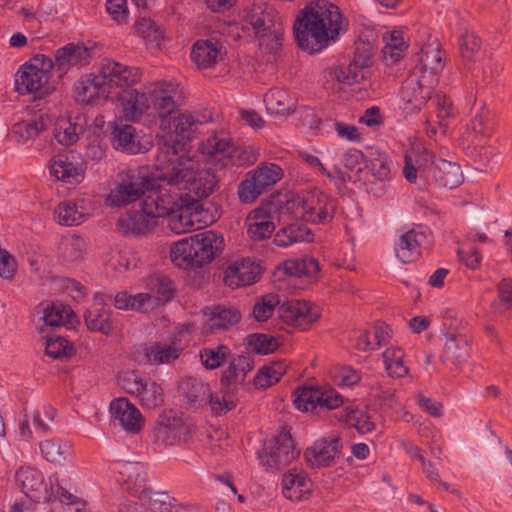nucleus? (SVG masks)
<instances>
[{
    "label": "nucleus",
    "instance_id": "f257e3e1",
    "mask_svg": "<svg viewBox=\"0 0 512 512\" xmlns=\"http://www.w3.org/2000/svg\"><path fill=\"white\" fill-rule=\"evenodd\" d=\"M201 122L189 112L171 114L160 122L163 143H159L154 168L159 178L183 185L198 197H208L216 186L210 168H200L199 160L184 153L186 142L192 139Z\"/></svg>",
    "mask_w": 512,
    "mask_h": 512
},
{
    "label": "nucleus",
    "instance_id": "f03ea898",
    "mask_svg": "<svg viewBox=\"0 0 512 512\" xmlns=\"http://www.w3.org/2000/svg\"><path fill=\"white\" fill-rule=\"evenodd\" d=\"M348 20L331 2L316 1L307 5L294 23L299 47L317 53L334 43L348 29Z\"/></svg>",
    "mask_w": 512,
    "mask_h": 512
},
{
    "label": "nucleus",
    "instance_id": "7ed1b4c3",
    "mask_svg": "<svg viewBox=\"0 0 512 512\" xmlns=\"http://www.w3.org/2000/svg\"><path fill=\"white\" fill-rule=\"evenodd\" d=\"M223 249V236L208 230L174 243L170 257L179 267H201L218 257Z\"/></svg>",
    "mask_w": 512,
    "mask_h": 512
},
{
    "label": "nucleus",
    "instance_id": "20e7f679",
    "mask_svg": "<svg viewBox=\"0 0 512 512\" xmlns=\"http://www.w3.org/2000/svg\"><path fill=\"white\" fill-rule=\"evenodd\" d=\"M245 22L251 28L259 45L269 52L277 51L284 35V23L279 13L267 4L253 5L246 14Z\"/></svg>",
    "mask_w": 512,
    "mask_h": 512
},
{
    "label": "nucleus",
    "instance_id": "39448f33",
    "mask_svg": "<svg viewBox=\"0 0 512 512\" xmlns=\"http://www.w3.org/2000/svg\"><path fill=\"white\" fill-rule=\"evenodd\" d=\"M203 156L221 168L229 166L242 167L256 162L257 155L249 148L235 146L231 138L223 131L209 136L199 147Z\"/></svg>",
    "mask_w": 512,
    "mask_h": 512
},
{
    "label": "nucleus",
    "instance_id": "423d86ee",
    "mask_svg": "<svg viewBox=\"0 0 512 512\" xmlns=\"http://www.w3.org/2000/svg\"><path fill=\"white\" fill-rule=\"evenodd\" d=\"M158 174L159 172L155 169L152 186L143 199L145 205L152 209L156 216L164 218L174 214L181 206L182 192L199 198L183 185L169 183L167 180L159 178Z\"/></svg>",
    "mask_w": 512,
    "mask_h": 512
},
{
    "label": "nucleus",
    "instance_id": "0eeeda50",
    "mask_svg": "<svg viewBox=\"0 0 512 512\" xmlns=\"http://www.w3.org/2000/svg\"><path fill=\"white\" fill-rule=\"evenodd\" d=\"M53 66L51 58L37 55L23 64L16 74L15 87L20 94H35L43 97L49 93L48 85L50 69Z\"/></svg>",
    "mask_w": 512,
    "mask_h": 512
},
{
    "label": "nucleus",
    "instance_id": "6e6552de",
    "mask_svg": "<svg viewBox=\"0 0 512 512\" xmlns=\"http://www.w3.org/2000/svg\"><path fill=\"white\" fill-rule=\"evenodd\" d=\"M299 456L294 441L288 431H281L264 442L258 451L260 464L270 472L280 471L290 465Z\"/></svg>",
    "mask_w": 512,
    "mask_h": 512
},
{
    "label": "nucleus",
    "instance_id": "1a4fd4ad",
    "mask_svg": "<svg viewBox=\"0 0 512 512\" xmlns=\"http://www.w3.org/2000/svg\"><path fill=\"white\" fill-rule=\"evenodd\" d=\"M284 176L283 169L274 163L261 164L248 172L238 186V197L242 203H253L267 189Z\"/></svg>",
    "mask_w": 512,
    "mask_h": 512
},
{
    "label": "nucleus",
    "instance_id": "9d476101",
    "mask_svg": "<svg viewBox=\"0 0 512 512\" xmlns=\"http://www.w3.org/2000/svg\"><path fill=\"white\" fill-rule=\"evenodd\" d=\"M118 383L128 394L137 398L143 408L154 409L164 403V391L160 384L146 379L135 370L121 372Z\"/></svg>",
    "mask_w": 512,
    "mask_h": 512
},
{
    "label": "nucleus",
    "instance_id": "9b49d317",
    "mask_svg": "<svg viewBox=\"0 0 512 512\" xmlns=\"http://www.w3.org/2000/svg\"><path fill=\"white\" fill-rule=\"evenodd\" d=\"M435 81L428 82L417 73H411L402 82L399 91L400 108L406 115L418 113L431 99Z\"/></svg>",
    "mask_w": 512,
    "mask_h": 512
},
{
    "label": "nucleus",
    "instance_id": "f8f14e48",
    "mask_svg": "<svg viewBox=\"0 0 512 512\" xmlns=\"http://www.w3.org/2000/svg\"><path fill=\"white\" fill-rule=\"evenodd\" d=\"M280 203L269 200L252 210L246 218L247 234L254 241L269 238L275 230V219L278 218Z\"/></svg>",
    "mask_w": 512,
    "mask_h": 512
},
{
    "label": "nucleus",
    "instance_id": "ddd939ff",
    "mask_svg": "<svg viewBox=\"0 0 512 512\" xmlns=\"http://www.w3.org/2000/svg\"><path fill=\"white\" fill-rule=\"evenodd\" d=\"M371 64L372 50L370 47L363 45L362 51L359 47L356 48L349 65L333 67L329 74L339 83L353 85L369 77Z\"/></svg>",
    "mask_w": 512,
    "mask_h": 512
},
{
    "label": "nucleus",
    "instance_id": "4468645a",
    "mask_svg": "<svg viewBox=\"0 0 512 512\" xmlns=\"http://www.w3.org/2000/svg\"><path fill=\"white\" fill-rule=\"evenodd\" d=\"M106 91L120 89L124 91L140 82L142 73L139 68L128 66L112 59H104L99 68Z\"/></svg>",
    "mask_w": 512,
    "mask_h": 512
},
{
    "label": "nucleus",
    "instance_id": "2eb2a0df",
    "mask_svg": "<svg viewBox=\"0 0 512 512\" xmlns=\"http://www.w3.org/2000/svg\"><path fill=\"white\" fill-rule=\"evenodd\" d=\"M430 233L424 227H415L403 232L396 243L395 251L397 258L402 263L416 261L422 251L430 245Z\"/></svg>",
    "mask_w": 512,
    "mask_h": 512
},
{
    "label": "nucleus",
    "instance_id": "dca6fc26",
    "mask_svg": "<svg viewBox=\"0 0 512 512\" xmlns=\"http://www.w3.org/2000/svg\"><path fill=\"white\" fill-rule=\"evenodd\" d=\"M280 319L291 326L307 330L320 317V309L304 300H291L279 307Z\"/></svg>",
    "mask_w": 512,
    "mask_h": 512
},
{
    "label": "nucleus",
    "instance_id": "f3484780",
    "mask_svg": "<svg viewBox=\"0 0 512 512\" xmlns=\"http://www.w3.org/2000/svg\"><path fill=\"white\" fill-rule=\"evenodd\" d=\"M341 449L340 437L337 434H330L308 447L304 452V458L312 468L329 467L335 463Z\"/></svg>",
    "mask_w": 512,
    "mask_h": 512
},
{
    "label": "nucleus",
    "instance_id": "a211bd4d",
    "mask_svg": "<svg viewBox=\"0 0 512 512\" xmlns=\"http://www.w3.org/2000/svg\"><path fill=\"white\" fill-rule=\"evenodd\" d=\"M114 471L116 481L125 491L139 498L147 496L146 473L142 465L123 462L117 464Z\"/></svg>",
    "mask_w": 512,
    "mask_h": 512
},
{
    "label": "nucleus",
    "instance_id": "6ab92c4d",
    "mask_svg": "<svg viewBox=\"0 0 512 512\" xmlns=\"http://www.w3.org/2000/svg\"><path fill=\"white\" fill-rule=\"evenodd\" d=\"M90 215L91 204L84 197L61 201L54 209L55 221L66 227L81 225Z\"/></svg>",
    "mask_w": 512,
    "mask_h": 512
},
{
    "label": "nucleus",
    "instance_id": "aec40b11",
    "mask_svg": "<svg viewBox=\"0 0 512 512\" xmlns=\"http://www.w3.org/2000/svg\"><path fill=\"white\" fill-rule=\"evenodd\" d=\"M15 481L21 491L33 502L50 499L48 485L41 471L30 466L20 467Z\"/></svg>",
    "mask_w": 512,
    "mask_h": 512
},
{
    "label": "nucleus",
    "instance_id": "412c9836",
    "mask_svg": "<svg viewBox=\"0 0 512 512\" xmlns=\"http://www.w3.org/2000/svg\"><path fill=\"white\" fill-rule=\"evenodd\" d=\"M109 411L115 421L129 434H138L144 426V417L140 410L129 401L120 397L111 401Z\"/></svg>",
    "mask_w": 512,
    "mask_h": 512
},
{
    "label": "nucleus",
    "instance_id": "4be33fe9",
    "mask_svg": "<svg viewBox=\"0 0 512 512\" xmlns=\"http://www.w3.org/2000/svg\"><path fill=\"white\" fill-rule=\"evenodd\" d=\"M424 177L440 187L453 189L462 183L460 166L444 159H432L423 169Z\"/></svg>",
    "mask_w": 512,
    "mask_h": 512
},
{
    "label": "nucleus",
    "instance_id": "5701e85b",
    "mask_svg": "<svg viewBox=\"0 0 512 512\" xmlns=\"http://www.w3.org/2000/svg\"><path fill=\"white\" fill-rule=\"evenodd\" d=\"M92 50L83 43H69L55 53L53 66L60 73H67L72 68H81L90 63Z\"/></svg>",
    "mask_w": 512,
    "mask_h": 512
},
{
    "label": "nucleus",
    "instance_id": "b1692460",
    "mask_svg": "<svg viewBox=\"0 0 512 512\" xmlns=\"http://www.w3.org/2000/svg\"><path fill=\"white\" fill-rule=\"evenodd\" d=\"M100 72L85 74L73 85V97L80 104H94L100 99H107L109 91L103 82Z\"/></svg>",
    "mask_w": 512,
    "mask_h": 512
},
{
    "label": "nucleus",
    "instance_id": "393cba45",
    "mask_svg": "<svg viewBox=\"0 0 512 512\" xmlns=\"http://www.w3.org/2000/svg\"><path fill=\"white\" fill-rule=\"evenodd\" d=\"M185 431L186 426L182 419L174 412L163 413L154 427V443L163 446L175 445L181 440Z\"/></svg>",
    "mask_w": 512,
    "mask_h": 512
},
{
    "label": "nucleus",
    "instance_id": "a878e982",
    "mask_svg": "<svg viewBox=\"0 0 512 512\" xmlns=\"http://www.w3.org/2000/svg\"><path fill=\"white\" fill-rule=\"evenodd\" d=\"M117 100L120 102L123 114L128 120L137 121L144 114H149V86L144 87L141 91L132 88L119 91Z\"/></svg>",
    "mask_w": 512,
    "mask_h": 512
},
{
    "label": "nucleus",
    "instance_id": "bb28decb",
    "mask_svg": "<svg viewBox=\"0 0 512 512\" xmlns=\"http://www.w3.org/2000/svg\"><path fill=\"white\" fill-rule=\"evenodd\" d=\"M260 273L259 264L250 259H241L228 266L225 271L224 282L231 288L248 286L257 281Z\"/></svg>",
    "mask_w": 512,
    "mask_h": 512
},
{
    "label": "nucleus",
    "instance_id": "cd10ccee",
    "mask_svg": "<svg viewBox=\"0 0 512 512\" xmlns=\"http://www.w3.org/2000/svg\"><path fill=\"white\" fill-rule=\"evenodd\" d=\"M204 210L199 206L183 207V201L174 214L168 216V227L175 234H184L202 228L207 221L201 219Z\"/></svg>",
    "mask_w": 512,
    "mask_h": 512
},
{
    "label": "nucleus",
    "instance_id": "c85d7f7f",
    "mask_svg": "<svg viewBox=\"0 0 512 512\" xmlns=\"http://www.w3.org/2000/svg\"><path fill=\"white\" fill-rule=\"evenodd\" d=\"M149 96V115L158 117L160 122L177 112L178 107L167 84L153 83L149 85Z\"/></svg>",
    "mask_w": 512,
    "mask_h": 512
},
{
    "label": "nucleus",
    "instance_id": "c756f323",
    "mask_svg": "<svg viewBox=\"0 0 512 512\" xmlns=\"http://www.w3.org/2000/svg\"><path fill=\"white\" fill-rule=\"evenodd\" d=\"M445 66L444 54L438 45H428L421 49L419 65L412 73H417L422 78L438 84V76Z\"/></svg>",
    "mask_w": 512,
    "mask_h": 512
},
{
    "label": "nucleus",
    "instance_id": "7c9ffc66",
    "mask_svg": "<svg viewBox=\"0 0 512 512\" xmlns=\"http://www.w3.org/2000/svg\"><path fill=\"white\" fill-rule=\"evenodd\" d=\"M226 51L216 39L198 40L192 47L191 59L200 69H208L223 60Z\"/></svg>",
    "mask_w": 512,
    "mask_h": 512
},
{
    "label": "nucleus",
    "instance_id": "2f4dec72",
    "mask_svg": "<svg viewBox=\"0 0 512 512\" xmlns=\"http://www.w3.org/2000/svg\"><path fill=\"white\" fill-rule=\"evenodd\" d=\"M110 141L114 149L128 154L141 152V146L136 141V129L123 121L109 122Z\"/></svg>",
    "mask_w": 512,
    "mask_h": 512
},
{
    "label": "nucleus",
    "instance_id": "473e14b6",
    "mask_svg": "<svg viewBox=\"0 0 512 512\" xmlns=\"http://www.w3.org/2000/svg\"><path fill=\"white\" fill-rule=\"evenodd\" d=\"M160 217L156 216V213L152 209H149L145 205L144 200L141 202V209L129 213L126 217H122L118 220V225L126 228V231H130L133 234L141 235L153 230Z\"/></svg>",
    "mask_w": 512,
    "mask_h": 512
},
{
    "label": "nucleus",
    "instance_id": "72a5a7b5",
    "mask_svg": "<svg viewBox=\"0 0 512 512\" xmlns=\"http://www.w3.org/2000/svg\"><path fill=\"white\" fill-rule=\"evenodd\" d=\"M87 254L86 240L73 233L61 236L57 245L59 259L67 265H75L82 262Z\"/></svg>",
    "mask_w": 512,
    "mask_h": 512
},
{
    "label": "nucleus",
    "instance_id": "f704fd0d",
    "mask_svg": "<svg viewBox=\"0 0 512 512\" xmlns=\"http://www.w3.org/2000/svg\"><path fill=\"white\" fill-rule=\"evenodd\" d=\"M49 169L51 175L67 184L80 183L84 179L83 164L67 155H57L51 159Z\"/></svg>",
    "mask_w": 512,
    "mask_h": 512
},
{
    "label": "nucleus",
    "instance_id": "c9c22d12",
    "mask_svg": "<svg viewBox=\"0 0 512 512\" xmlns=\"http://www.w3.org/2000/svg\"><path fill=\"white\" fill-rule=\"evenodd\" d=\"M470 356L469 342L465 335L447 334L441 355L443 363L459 366L465 363Z\"/></svg>",
    "mask_w": 512,
    "mask_h": 512
},
{
    "label": "nucleus",
    "instance_id": "e433bc0d",
    "mask_svg": "<svg viewBox=\"0 0 512 512\" xmlns=\"http://www.w3.org/2000/svg\"><path fill=\"white\" fill-rule=\"evenodd\" d=\"M336 201L327 194L318 193L308 197L307 222L327 223L332 220Z\"/></svg>",
    "mask_w": 512,
    "mask_h": 512
},
{
    "label": "nucleus",
    "instance_id": "4c0bfd02",
    "mask_svg": "<svg viewBox=\"0 0 512 512\" xmlns=\"http://www.w3.org/2000/svg\"><path fill=\"white\" fill-rule=\"evenodd\" d=\"M114 306L119 310H132L139 313H147L157 309V302L148 292L135 295L126 291L118 292L114 296Z\"/></svg>",
    "mask_w": 512,
    "mask_h": 512
},
{
    "label": "nucleus",
    "instance_id": "58836bf2",
    "mask_svg": "<svg viewBox=\"0 0 512 512\" xmlns=\"http://www.w3.org/2000/svg\"><path fill=\"white\" fill-rule=\"evenodd\" d=\"M204 330L209 333L227 330L237 324L241 318L240 312L232 307L216 306L210 309Z\"/></svg>",
    "mask_w": 512,
    "mask_h": 512
},
{
    "label": "nucleus",
    "instance_id": "ea45409f",
    "mask_svg": "<svg viewBox=\"0 0 512 512\" xmlns=\"http://www.w3.org/2000/svg\"><path fill=\"white\" fill-rule=\"evenodd\" d=\"M311 490L310 480L302 472L291 471L283 475L282 492L291 501L306 499Z\"/></svg>",
    "mask_w": 512,
    "mask_h": 512
},
{
    "label": "nucleus",
    "instance_id": "a19ab883",
    "mask_svg": "<svg viewBox=\"0 0 512 512\" xmlns=\"http://www.w3.org/2000/svg\"><path fill=\"white\" fill-rule=\"evenodd\" d=\"M266 110L275 115H287L295 111L297 100L287 90L270 89L264 96Z\"/></svg>",
    "mask_w": 512,
    "mask_h": 512
},
{
    "label": "nucleus",
    "instance_id": "79ce46f5",
    "mask_svg": "<svg viewBox=\"0 0 512 512\" xmlns=\"http://www.w3.org/2000/svg\"><path fill=\"white\" fill-rule=\"evenodd\" d=\"M395 388L387 381H373L369 388V397L372 405L383 411L388 412L397 406Z\"/></svg>",
    "mask_w": 512,
    "mask_h": 512
},
{
    "label": "nucleus",
    "instance_id": "37998d69",
    "mask_svg": "<svg viewBox=\"0 0 512 512\" xmlns=\"http://www.w3.org/2000/svg\"><path fill=\"white\" fill-rule=\"evenodd\" d=\"M84 321L87 328L92 332L110 335L114 330L109 308L90 306L84 313Z\"/></svg>",
    "mask_w": 512,
    "mask_h": 512
},
{
    "label": "nucleus",
    "instance_id": "c03bdc74",
    "mask_svg": "<svg viewBox=\"0 0 512 512\" xmlns=\"http://www.w3.org/2000/svg\"><path fill=\"white\" fill-rule=\"evenodd\" d=\"M253 369V360L249 355H238L232 358L228 367L222 372L221 383L231 386L242 383Z\"/></svg>",
    "mask_w": 512,
    "mask_h": 512
},
{
    "label": "nucleus",
    "instance_id": "a18cd8bd",
    "mask_svg": "<svg viewBox=\"0 0 512 512\" xmlns=\"http://www.w3.org/2000/svg\"><path fill=\"white\" fill-rule=\"evenodd\" d=\"M182 349L167 343H153L146 347L144 356L147 364H169L179 358Z\"/></svg>",
    "mask_w": 512,
    "mask_h": 512
},
{
    "label": "nucleus",
    "instance_id": "49530a36",
    "mask_svg": "<svg viewBox=\"0 0 512 512\" xmlns=\"http://www.w3.org/2000/svg\"><path fill=\"white\" fill-rule=\"evenodd\" d=\"M384 46L382 48L383 58L387 64L398 62L408 48L404 40L403 33L393 30L383 34Z\"/></svg>",
    "mask_w": 512,
    "mask_h": 512
},
{
    "label": "nucleus",
    "instance_id": "de8ad7c7",
    "mask_svg": "<svg viewBox=\"0 0 512 512\" xmlns=\"http://www.w3.org/2000/svg\"><path fill=\"white\" fill-rule=\"evenodd\" d=\"M273 241L278 247H289L296 243L312 241V233L303 224H291L281 228Z\"/></svg>",
    "mask_w": 512,
    "mask_h": 512
},
{
    "label": "nucleus",
    "instance_id": "09e8293b",
    "mask_svg": "<svg viewBox=\"0 0 512 512\" xmlns=\"http://www.w3.org/2000/svg\"><path fill=\"white\" fill-rule=\"evenodd\" d=\"M338 421L350 428H354L360 434H366L375 429V424L368 414L360 409L345 407L337 415Z\"/></svg>",
    "mask_w": 512,
    "mask_h": 512
},
{
    "label": "nucleus",
    "instance_id": "8fccbe9b",
    "mask_svg": "<svg viewBox=\"0 0 512 512\" xmlns=\"http://www.w3.org/2000/svg\"><path fill=\"white\" fill-rule=\"evenodd\" d=\"M318 261L309 256L300 259H289L283 262L279 267V271L293 277H314L319 272Z\"/></svg>",
    "mask_w": 512,
    "mask_h": 512
},
{
    "label": "nucleus",
    "instance_id": "3c124183",
    "mask_svg": "<svg viewBox=\"0 0 512 512\" xmlns=\"http://www.w3.org/2000/svg\"><path fill=\"white\" fill-rule=\"evenodd\" d=\"M39 448L42 457L51 463L61 464L71 453L72 445L69 441L61 438H52L40 442Z\"/></svg>",
    "mask_w": 512,
    "mask_h": 512
},
{
    "label": "nucleus",
    "instance_id": "603ef678",
    "mask_svg": "<svg viewBox=\"0 0 512 512\" xmlns=\"http://www.w3.org/2000/svg\"><path fill=\"white\" fill-rule=\"evenodd\" d=\"M49 125L48 117L40 115L30 122H20L13 128V137L20 144H25L37 138Z\"/></svg>",
    "mask_w": 512,
    "mask_h": 512
},
{
    "label": "nucleus",
    "instance_id": "864d4df0",
    "mask_svg": "<svg viewBox=\"0 0 512 512\" xmlns=\"http://www.w3.org/2000/svg\"><path fill=\"white\" fill-rule=\"evenodd\" d=\"M404 351L399 347H389L383 354L385 370L389 377L399 379L406 376L409 368L404 363Z\"/></svg>",
    "mask_w": 512,
    "mask_h": 512
},
{
    "label": "nucleus",
    "instance_id": "5fc2aeb1",
    "mask_svg": "<svg viewBox=\"0 0 512 512\" xmlns=\"http://www.w3.org/2000/svg\"><path fill=\"white\" fill-rule=\"evenodd\" d=\"M82 131V127L71 117H59L55 123L54 137L61 145L71 146L78 141Z\"/></svg>",
    "mask_w": 512,
    "mask_h": 512
},
{
    "label": "nucleus",
    "instance_id": "6e6d98bb",
    "mask_svg": "<svg viewBox=\"0 0 512 512\" xmlns=\"http://www.w3.org/2000/svg\"><path fill=\"white\" fill-rule=\"evenodd\" d=\"M287 366L282 361L272 362L263 366L254 377V385L258 389H266L280 381L286 373Z\"/></svg>",
    "mask_w": 512,
    "mask_h": 512
},
{
    "label": "nucleus",
    "instance_id": "4d7b16f0",
    "mask_svg": "<svg viewBox=\"0 0 512 512\" xmlns=\"http://www.w3.org/2000/svg\"><path fill=\"white\" fill-rule=\"evenodd\" d=\"M183 389L186 390L185 398L187 403L193 407H201L207 404V398L210 394V386L201 379L188 378L184 382Z\"/></svg>",
    "mask_w": 512,
    "mask_h": 512
},
{
    "label": "nucleus",
    "instance_id": "13d9d810",
    "mask_svg": "<svg viewBox=\"0 0 512 512\" xmlns=\"http://www.w3.org/2000/svg\"><path fill=\"white\" fill-rule=\"evenodd\" d=\"M123 180L128 190L135 194V201L148 194L153 182V178L149 177L145 169L130 170Z\"/></svg>",
    "mask_w": 512,
    "mask_h": 512
},
{
    "label": "nucleus",
    "instance_id": "bf43d9fd",
    "mask_svg": "<svg viewBox=\"0 0 512 512\" xmlns=\"http://www.w3.org/2000/svg\"><path fill=\"white\" fill-rule=\"evenodd\" d=\"M231 350L224 344H218L211 347H204L199 352L202 365L207 370H215L223 365L230 356Z\"/></svg>",
    "mask_w": 512,
    "mask_h": 512
},
{
    "label": "nucleus",
    "instance_id": "052dcab7",
    "mask_svg": "<svg viewBox=\"0 0 512 512\" xmlns=\"http://www.w3.org/2000/svg\"><path fill=\"white\" fill-rule=\"evenodd\" d=\"M41 319L47 326L58 327L69 323L72 310L62 303H48L43 307Z\"/></svg>",
    "mask_w": 512,
    "mask_h": 512
},
{
    "label": "nucleus",
    "instance_id": "680f3d73",
    "mask_svg": "<svg viewBox=\"0 0 512 512\" xmlns=\"http://www.w3.org/2000/svg\"><path fill=\"white\" fill-rule=\"evenodd\" d=\"M481 41L479 37L472 33H465L460 39V53L461 58L464 65L471 69L472 64H474L478 58L480 53Z\"/></svg>",
    "mask_w": 512,
    "mask_h": 512
},
{
    "label": "nucleus",
    "instance_id": "e2e57ef3",
    "mask_svg": "<svg viewBox=\"0 0 512 512\" xmlns=\"http://www.w3.org/2000/svg\"><path fill=\"white\" fill-rule=\"evenodd\" d=\"M431 104L435 107L436 117L439 119V127L442 134H446L448 123L447 119L452 118L456 114L453 104L446 95L435 94L431 96Z\"/></svg>",
    "mask_w": 512,
    "mask_h": 512
},
{
    "label": "nucleus",
    "instance_id": "0e129e2a",
    "mask_svg": "<svg viewBox=\"0 0 512 512\" xmlns=\"http://www.w3.org/2000/svg\"><path fill=\"white\" fill-rule=\"evenodd\" d=\"M148 290L151 297L156 300L158 308L169 302L174 293L172 281L167 277H158L152 280Z\"/></svg>",
    "mask_w": 512,
    "mask_h": 512
},
{
    "label": "nucleus",
    "instance_id": "69168bd1",
    "mask_svg": "<svg viewBox=\"0 0 512 512\" xmlns=\"http://www.w3.org/2000/svg\"><path fill=\"white\" fill-rule=\"evenodd\" d=\"M45 353L53 359L67 358L74 354V347L64 337L49 336L45 343Z\"/></svg>",
    "mask_w": 512,
    "mask_h": 512
},
{
    "label": "nucleus",
    "instance_id": "338daca9",
    "mask_svg": "<svg viewBox=\"0 0 512 512\" xmlns=\"http://www.w3.org/2000/svg\"><path fill=\"white\" fill-rule=\"evenodd\" d=\"M490 113L486 108H481L470 120L466 127L467 140L473 142L475 138L488 135Z\"/></svg>",
    "mask_w": 512,
    "mask_h": 512
},
{
    "label": "nucleus",
    "instance_id": "774afa93",
    "mask_svg": "<svg viewBox=\"0 0 512 512\" xmlns=\"http://www.w3.org/2000/svg\"><path fill=\"white\" fill-rule=\"evenodd\" d=\"M318 402L316 387H302L295 391L293 403L300 411L315 413Z\"/></svg>",
    "mask_w": 512,
    "mask_h": 512
}]
</instances>
